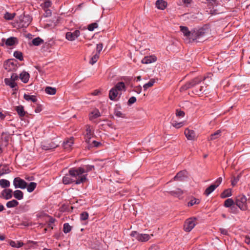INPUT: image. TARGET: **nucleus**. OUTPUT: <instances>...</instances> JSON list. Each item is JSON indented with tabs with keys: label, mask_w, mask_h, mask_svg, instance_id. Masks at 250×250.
Segmentation results:
<instances>
[{
	"label": "nucleus",
	"mask_w": 250,
	"mask_h": 250,
	"mask_svg": "<svg viewBox=\"0 0 250 250\" xmlns=\"http://www.w3.org/2000/svg\"><path fill=\"white\" fill-rule=\"evenodd\" d=\"M83 169L80 167L69 170V173L74 178L76 184L79 185L87 181V174L83 173Z\"/></svg>",
	"instance_id": "obj_1"
},
{
	"label": "nucleus",
	"mask_w": 250,
	"mask_h": 250,
	"mask_svg": "<svg viewBox=\"0 0 250 250\" xmlns=\"http://www.w3.org/2000/svg\"><path fill=\"white\" fill-rule=\"evenodd\" d=\"M205 35V32L204 29L191 31L190 37L188 42L189 43L195 41L198 42H201L202 41Z\"/></svg>",
	"instance_id": "obj_2"
},
{
	"label": "nucleus",
	"mask_w": 250,
	"mask_h": 250,
	"mask_svg": "<svg viewBox=\"0 0 250 250\" xmlns=\"http://www.w3.org/2000/svg\"><path fill=\"white\" fill-rule=\"evenodd\" d=\"M32 18L29 15H23L19 17L17 22L21 27H27L31 23Z\"/></svg>",
	"instance_id": "obj_3"
},
{
	"label": "nucleus",
	"mask_w": 250,
	"mask_h": 250,
	"mask_svg": "<svg viewBox=\"0 0 250 250\" xmlns=\"http://www.w3.org/2000/svg\"><path fill=\"white\" fill-rule=\"evenodd\" d=\"M247 199L245 196L240 195L236 197L235 204L241 210H246L248 208Z\"/></svg>",
	"instance_id": "obj_4"
},
{
	"label": "nucleus",
	"mask_w": 250,
	"mask_h": 250,
	"mask_svg": "<svg viewBox=\"0 0 250 250\" xmlns=\"http://www.w3.org/2000/svg\"><path fill=\"white\" fill-rule=\"evenodd\" d=\"M196 224V220L195 218L187 219L185 222L184 229L187 232L190 231L195 227Z\"/></svg>",
	"instance_id": "obj_5"
},
{
	"label": "nucleus",
	"mask_w": 250,
	"mask_h": 250,
	"mask_svg": "<svg viewBox=\"0 0 250 250\" xmlns=\"http://www.w3.org/2000/svg\"><path fill=\"white\" fill-rule=\"evenodd\" d=\"M202 80L201 78H195L190 81L188 82L185 85L182 86L180 88V91H185L187 90L188 88H191L196 84L199 83L201 82Z\"/></svg>",
	"instance_id": "obj_6"
},
{
	"label": "nucleus",
	"mask_w": 250,
	"mask_h": 250,
	"mask_svg": "<svg viewBox=\"0 0 250 250\" xmlns=\"http://www.w3.org/2000/svg\"><path fill=\"white\" fill-rule=\"evenodd\" d=\"M13 185L15 188L24 189L27 187V183L20 177H16L14 179Z\"/></svg>",
	"instance_id": "obj_7"
},
{
	"label": "nucleus",
	"mask_w": 250,
	"mask_h": 250,
	"mask_svg": "<svg viewBox=\"0 0 250 250\" xmlns=\"http://www.w3.org/2000/svg\"><path fill=\"white\" fill-rule=\"evenodd\" d=\"M3 67L5 69L10 71L15 70L17 65L13 60H8L4 62Z\"/></svg>",
	"instance_id": "obj_8"
},
{
	"label": "nucleus",
	"mask_w": 250,
	"mask_h": 250,
	"mask_svg": "<svg viewBox=\"0 0 250 250\" xmlns=\"http://www.w3.org/2000/svg\"><path fill=\"white\" fill-rule=\"evenodd\" d=\"M13 190L10 188L4 189L0 193V198L9 200L12 197Z\"/></svg>",
	"instance_id": "obj_9"
},
{
	"label": "nucleus",
	"mask_w": 250,
	"mask_h": 250,
	"mask_svg": "<svg viewBox=\"0 0 250 250\" xmlns=\"http://www.w3.org/2000/svg\"><path fill=\"white\" fill-rule=\"evenodd\" d=\"M80 35V32L78 30L74 31L73 32H68L66 33L65 37L69 41H74Z\"/></svg>",
	"instance_id": "obj_10"
},
{
	"label": "nucleus",
	"mask_w": 250,
	"mask_h": 250,
	"mask_svg": "<svg viewBox=\"0 0 250 250\" xmlns=\"http://www.w3.org/2000/svg\"><path fill=\"white\" fill-rule=\"evenodd\" d=\"M134 233L137 234L136 239L141 242H146L151 238V236H153V234L149 235L147 234H137L136 232Z\"/></svg>",
	"instance_id": "obj_11"
},
{
	"label": "nucleus",
	"mask_w": 250,
	"mask_h": 250,
	"mask_svg": "<svg viewBox=\"0 0 250 250\" xmlns=\"http://www.w3.org/2000/svg\"><path fill=\"white\" fill-rule=\"evenodd\" d=\"M180 28L181 31L186 37L187 42H188L190 37L191 31H189L188 28L186 26H180Z\"/></svg>",
	"instance_id": "obj_12"
},
{
	"label": "nucleus",
	"mask_w": 250,
	"mask_h": 250,
	"mask_svg": "<svg viewBox=\"0 0 250 250\" xmlns=\"http://www.w3.org/2000/svg\"><path fill=\"white\" fill-rule=\"evenodd\" d=\"M93 134L90 125H86V133L85 134V140L87 143H89L90 140Z\"/></svg>",
	"instance_id": "obj_13"
},
{
	"label": "nucleus",
	"mask_w": 250,
	"mask_h": 250,
	"mask_svg": "<svg viewBox=\"0 0 250 250\" xmlns=\"http://www.w3.org/2000/svg\"><path fill=\"white\" fill-rule=\"evenodd\" d=\"M185 134L188 140H194L196 137L194 131L187 128L185 130Z\"/></svg>",
	"instance_id": "obj_14"
},
{
	"label": "nucleus",
	"mask_w": 250,
	"mask_h": 250,
	"mask_svg": "<svg viewBox=\"0 0 250 250\" xmlns=\"http://www.w3.org/2000/svg\"><path fill=\"white\" fill-rule=\"evenodd\" d=\"M157 58L154 56H149L144 57L141 61L143 63L149 64L156 61Z\"/></svg>",
	"instance_id": "obj_15"
},
{
	"label": "nucleus",
	"mask_w": 250,
	"mask_h": 250,
	"mask_svg": "<svg viewBox=\"0 0 250 250\" xmlns=\"http://www.w3.org/2000/svg\"><path fill=\"white\" fill-rule=\"evenodd\" d=\"M187 171H181L179 172L174 177V180L175 181H183L185 178L187 177Z\"/></svg>",
	"instance_id": "obj_16"
},
{
	"label": "nucleus",
	"mask_w": 250,
	"mask_h": 250,
	"mask_svg": "<svg viewBox=\"0 0 250 250\" xmlns=\"http://www.w3.org/2000/svg\"><path fill=\"white\" fill-rule=\"evenodd\" d=\"M121 93H119L116 91L115 89L112 88L109 93V98L111 100L115 101L117 99V97L119 95H121Z\"/></svg>",
	"instance_id": "obj_17"
},
{
	"label": "nucleus",
	"mask_w": 250,
	"mask_h": 250,
	"mask_svg": "<svg viewBox=\"0 0 250 250\" xmlns=\"http://www.w3.org/2000/svg\"><path fill=\"white\" fill-rule=\"evenodd\" d=\"M73 143V139L72 138L66 140L63 142V147L64 149L68 151L70 150Z\"/></svg>",
	"instance_id": "obj_18"
},
{
	"label": "nucleus",
	"mask_w": 250,
	"mask_h": 250,
	"mask_svg": "<svg viewBox=\"0 0 250 250\" xmlns=\"http://www.w3.org/2000/svg\"><path fill=\"white\" fill-rule=\"evenodd\" d=\"M73 182H75L74 179L70 173L66 174L62 178V183L65 185L70 184Z\"/></svg>",
	"instance_id": "obj_19"
},
{
	"label": "nucleus",
	"mask_w": 250,
	"mask_h": 250,
	"mask_svg": "<svg viewBox=\"0 0 250 250\" xmlns=\"http://www.w3.org/2000/svg\"><path fill=\"white\" fill-rule=\"evenodd\" d=\"M30 75L28 73L25 71H22L20 75L19 78L24 83H27L28 82Z\"/></svg>",
	"instance_id": "obj_20"
},
{
	"label": "nucleus",
	"mask_w": 250,
	"mask_h": 250,
	"mask_svg": "<svg viewBox=\"0 0 250 250\" xmlns=\"http://www.w3.org/2000/svg\"><path fill=\"white\" fill-rule=\"evenodd\" d=\"M4 83L7 85L9 86L11 88L14 90H17L16 87L17 86V83L15 82L10 80L9 78H5L4 79Z\"/></svg>",
	"instance_id": "obj_21"
},
{
	"label": "nucleus",
	"mask_w": 250,
	"mask_h": 250,
	"mask_svg": "<svg viewBox=\"0 0 250 250\" xmlns=\"http://www.w3.org/2000/svg\"><path fill=\"white\" fill-rule=\"evenodd\" d=\"M167 2L163 0H157L156 1V7L159 9L164 10L167 6Z\"/></svg>",
	"instance_id": "obj_22"
},
{
	"label": "nucleus",
	"mask_w": 250,
	"mask_h": 250,
	"mask_svg": "<svg viewBox=\"0 0 250 250\" xmlns=\"http://www.w3.org/2000/svg\"><path fill=\"white\" fill-rule=\"evenodd\" d=\"M101 116V114L100 111L97 109H95L93 110L89 114V119L91 121L97 118L98 117Z\"/></svg>",
	"instance_id": "obj_23"
},
{
	"label": "nucleus",
	"mask_w": 250,
	"mask_h": 250,
	"mask_svg": "<svg viewBox=\"0 0 250 250\" xmlns=\"http://www.w3.org/2000/svg\"><path fill=\"white\" fill-rule=\"evenodd\" d=\"M113 88L115 89L119 93H121L122 90H125V86L123 82L118 83Z\"/></svg>",
	"instance_id": "obj_24"
},
{
	"label": "nucleus",
	"mask_w": 250,
	"mask_h": 250,
	"mask_svg": "<svg viewBox=\"0 0 250 250\" xmlns=\"http://www.w3.org/2000/svg\"><path fill=\"white\" fill-rule=\"evenodd\" d=\"M224 206L226 208H230L233 209L234 207V202L231 198H229L224 202Z\"/></svg>",
	"instance_id": "obj_25"
},
{
	"label": "nucleus",
	"mask_w": 250,
	"mask_h": 250,
	"mask_svg": "<svg viewBox=\"0 0 250 250\" xmlns=\"http://www.w3.org/2000/svg\"><path fill=\"white\" fill-rule=\"evenodd\" d=\"M18 40L15 37H10L8 38L5 42V44L7 46H12L15 44L17 43Z\"/></svg>",
	"instance_id": "obj_26"
},
{
	"label": "nucleus",
	"mask_w": 250,
	"mask_h": 250,
	"mask_svg": "<svg viewBox=\"0 0 250 250\" xmlns=\"http://www.w3.org/2000/svg\"><path fill=\"white\" fill-rule=\"evenodd\" d=\"M24 99L28 102H32L33 103H36L37 101V98L36 96L30 95L28 94H24L23 96Z\"/></svg>",
	"instance_id": "obj_27"
},
{
	"label": "nucleus",
	"mask_w": 250,
	"mask_h": 250,
	"mask_svg": "<svg viewBox=\"0 0 250 250\" xmlns=\"http://www.w3.org/2000/svg\"><path fill=\"white\" fill-rule=\"evenodd\" d=\"M14 197L18 200H21L23 197V192L20 190H16L13 192Z\"/></svg>",
	"instance_id": "obj_28"
},
{
	"label": "nucleus",
	"mask_w": 250,
	"mask_h": 250,
	"mask_svg": "<svg viewBox=\"0 0 250 250\" xmlns=\"http://www.w3.org/2000/svg\"><path fill=\"white\" fill-rule=\"evenodd\" d=\"M44 91L46 92V93H47L49 95H53L56 94L57 90H56V88L55 87H52L51 86H47L45 88Z\"/></svg>",
	"instance_id": "obj_29"
},
{
	"label": "nucleus",
	"mask_w": 250,
	"mask_h": 250,
	"mask_svg": "<svg viewBox=\"0 0 250 250\" xmlns=\"http://www.w3.org/2000/svg\"><path fill=\"white\" fill-rule=\"evenodd\" d=\"M221 130H217L215 133L210 135L209 140L213 141L219 138L221 135Z\"/></svg>",
	"instance_id": "obj_30"
},
{
	"label": "nucleus",
	"mask_w": 250,
	"mask_h": 250,
	"mask_svg": "<svg viewBox=\"0 0 250 250\" xmlns=\"http://www.w3.org/2000/svg\"><path fill=\"white\" fill-rule=\"evenodd\" d=\"M80 167L83 168L84 171L83 173L86 174L88 172L94 169V166L92 165H85Z\"/></svg>",
	"instance_id": "obj_31"
},
{
	"label": "nucleus",
	"mask_w": 250,
	"mask_h": 250,
	"mask_svg": "<svg viewBox=\"0 0 250 250\" xmlns=\"http://www.w3.org/2000/svg\"><path fill=\"white\" fill-rule=\"evenodd\" d=\"M16 110L18 115L21 117H23L25 114L23 107L21 105L16 106Z\"/></svg>",
	"instance_id": "obj_32"
},
{
	"label": "nucleus",
	"mask_w": 250,
	"mask_h": 250,
	"mask_svg": "<svg viewBox=\"0 0 250 250\" xmlns=\"http://www.w3.org/2000/svg\"><path fill=\"white\" fill-rule=\"evenodd\" d=\"M19 205V202L16 200H12L8 201L6 203V207L8 208H14L17 207Z\"/></svg>",
	"instance_id": "obj_33"
},
{
	"label": "nucleus",
	"mask_w": 250,
	"mask_h": 250,
	"mask_svg": "<svg viewBox=\"0 0 250 250\" xmlns=\"http://www.w3.org/2000/svg\"><path fill=\"white\" fill-rule=\"evenodd\" d=\"M43 43V40L40 37H37L32 41V43L35 46H39Z\"/></svg>",
	"instance_id": "obj_34"
},
{
	"label": "nucleus",
	"mask_w": 250,
	"mask_h": 250,
	"mask_svg": "<svg viewBox=\"0 0 250 250\" xmlns=\"http://www.w3.org/2000/svg\"><path fill=\"white\" fill-rule=\"evenodd\" d=\"M216 188V186H215V185H213V184L211 185L209 187H208L205 190L204 194L208 196L209 195L211 192H212Z\"/></svg>",
	"instance_id": "obj_35"
},
{
	"label": "nucleus",
	"mask_w": 250,
	"mask_h": 250,
	"mask_svg": "<svg viewBox=\"0 0 250 250\" xmlns=\"http://www.w3.org/2000/svg\"><path fill=\"white\" fill-rule=\"evenodd\" d=\"M10 182L6 179L0 180V186L2 188H6L9 187Z\"/></svg>",
	"instance_id": "obj_36"
},
{
	"label": "nucleus",
	"mask_w": 250,
	"mask_h": 250,
	"mask_svg": "<svg viewBox=\"0 0 250 250\" xmlns=\"http://www.w3.org/2000/svg\"><path fill=\"white\" fill-rule=\"evenodd\" d=\"M155 82L156 81L154 79L150 80V81L147 83L143 85L144 90H146L149 87H152Z\"/></svg>",
	"instance_id": "obj_37"
},
{
	"label": "nucleus",
	"mask_w": 250,
	"mask_h": 250,
	"mask_svg": "<svg viewBox=\"0 0 250 250\" xmlns=\"http://www.w3.org/2000/svg\"><path fill=\"white\" fill-rule=\"evenodd\" d=\"M37 184L35 182H31L28 185H27V190L29 192H32L36 188Z\"/></svg>",
	"instance_id": "obj_38"
},
{
	"label": "nucleus",
	"mask_w": 250,
	"mask_h": 250,
	"mask_svg": "<svg viewBox=\"0 0 250 250\" xmlns=\"http://www.w3.org/2000/svg\"><path fill=\"white\" fill-rule=\"evenodd\" d=\"M231 191L230 189H227L224 190L221 194V197L222 198H225L231 196Z\"/></svg>",
	"instance_id": "obj_39"
},
{
	"label": "nucleus",
	"mask_w": 250,
	"mask_h": 250,
	"mask_svg": "<svg viewBox=\"0 0 250 250\" xmlns=\"http://www.w3.org/2000/svg\"><path fill=\"white\" fill-rule=\"evenodd\" d=\"M10 245L12 247L20 248L23 245V244L22 242L20 241H11Z\"/></svg>",
	"instance_id": "obj_40"
},
{
	"label": "nucleus",
	"mask_w": 250,
	"mask_h": 250,
	"mask_svg": "<svg viewBox=\"0 0 250 250\" xmlns=\"http://www.w3.org/2000/svg\"><path fill=\"white\" fill-rule=\"evenodd\" d=\"M72 229V227L67 223H64L63 226V231L65 233L69 232Z\"/></svg>",
	"instance_id": "obj_41"
},
{
	"label": "nucleus",
	"mask_w": 250,
	"mask_h": 250,
	"mask_svg": "<svg viewBox=\"0 0 250 250\" xmlns=\"http://www.w3.org/2000/svg\"><path fill=\"white\" fill-rule=\"evenodd\" d=\"M170 194L173 196H179L183 194V191L180 188H177L175 190L170 191Z\"/></svg>",
	"instance_id": "obj_42"
},
{
	"label": "nucleus",
	"mask_w": 250,
	"mask_h": 250,
	"mask_svg": "<svg viewBox=\"0 0 250 250\" xmlns=\"http://www.w3.org/2000/svg\"><path fill=\"white\" fill-rule=\"evenodd\" d=\"M99 58V54L96 53L91 58V60L89 62L92 65L94 64L95 63H96L97 62Z\"/></svg>",
	"instance_id": "obj_43"
},
{
	"label": "nucleus",
	"mask_w": 250,
	"mask_h": 250,
	"mask_svg": "<svg viewBox=\"0 0 250 250\" xmlns=\"http://www.w3.org/2000/svg\"><path fill=\"white\" fill-rule=\"evenodd\" d=\"M15 16V13L11 14L8 12H6L4 14V18L7 20H11L14 18Z\"/></svg>",
	"instance_id": "obj_44"
},
{
	"label": "nucleus",
	"mask_w": 250,
	"mask_h": 250,
	"mask_svg": "<svg viewBox=\"0 0 250 250\" xmlns=\"http://www.w3.org/2000/svg\"><path fill=\"white\" fill-rule=\"evenodd\" d=\"M14 56L20 61L23 60L22 54L20 51H15L14 53Z\"/></svg>",
	"instance_id": "obj_45"
},
{
	"label": "nucleus",
	"mask_w": 250,
	"mask_h": 250,
	"mask_svg": "<svg viewBox=\"0 0 250 250\" xmlns=\"http://www.w3.org/2000/svg\"><path fill=\"white\" fill-rule=\"evenodd\" d=\"M241 176V174H240L237 176V177H233V179L231 180V185L233 186H234L236 185L238 181L239 180L240 177Z\"/></svg>",
	"instance_id": "obj_46"
},
{
	"label": "nucleus",
	"mask_w": 250,
	"mask_h": 250,
	"mask_svg": "<svg viewBox=\"0 0 250 250\" xmlns=\"http://www.w3.org/2000/svg\"><path fill=\"white\" fill-rule=\"evenodd\" d=\"M58 146L55 145L53 144H50L48 146H42L43 149L45 150H50V149H53L56 148Z\"/></svg>",
	"instance_id": "obj_47"
},
{
	"label": "nucleus",
	"mask_w": 250,
	"mask_h": 250,
	"mask_svg": "<svg viewBox=\"0 0 250 250\" xmlns=\"http://www.w3.org/2000/svg\"><path fill=\"white\" fill-rule=\"evenodd\" d=\"M199 203V200L198 199L193 198L188 203V206H192L194 205L198 204Z\"/></svg>",
	"instance_id": "obj_48"
},
{
	"label": "nucleus",
	"mask_w": 250,
	"mask_h": 250,
	"mask_svg": "<svg viewBox=\"0 0 250 250\" xmlns=\"http://www.w3.org/2000/svg\"><path fill=\"white\" fill-rule=\"evenodd\" d=\"M88 213L87 212H83L80 214V218L81 220L85 221L88 219Z\"/></svg>",
	"instance_id": "obj_49"
},
{
	"label": "nucleus",
	"mask_w": 250,
	"mask_h": 250,
	"mask_svg": "<svg viewBox=\"0 0 250 250\" xmlns=\"http://www.w3.org/2000/svg\"><path fill=\"white\" fill-rule=\"evenodd\" d=\"M98 27V24L96 22L89 24L88 26V29L90 31H93L95 28Z\"/></svg>",
	"instance_id": "obj_50"
},
{
	"label": "nucleus",
	"mask_w": 250,
	"mask_h": 250,
	"mask_svg": "<svg viewBox=\"0 0 250 250\" xmlns=\"http://www.w3.org/2000/svg\"><path fill=\"white\" fill-rule=\"evenodd\" d=\"M133 91H134V92H136L138 94H140L142 91V86L141 85L135 86L133 89Z\"/></svg>",
	"instance_id": "obj_51"
},
{
	"label": "nucleus",
	"mask_w": 250,
	"mask_h": 250,
	"mask_svg": "<svg viewBox=\"0 0 250 250\" xmlns=\"http://www.w3.org/2000/svg\"><path fill=\"white\" fill-rule=\"evenodd\" d=\"M136 101V98L135 97H130L127 102L128 105H131L134 104Z\"/></svg>",
	"instance_id": "obj_52"
},
{
	"label": "nucleus",
	"mask_w": 250,
	"mask_h": 250,
	"mask_svg": "<svg viewBox=\"0 0 250 250\" xmlns=\"http://www.w3.org/2000/svg\"><path fill=\"white\" fill-rule=\"evenodd\" d=\"M102 49H103V44L102 43L97 44V47H96V51H97L96 53L100 54Z\"/></svg>",
	"instance_id": "obj_53"
},
{
	"label": "nucleus",
	"mask_w": 250,
	"mask_h": 250,
	"mask_svg": "<svg viewBox=\"0 0 250 250\" xmlns=\"http://www.w3.org/2000/svg\"><path fill=\"white\" fill-rule=\"evenodd\" d=\"M19 77L17 75V74L15 73H12V74L11 76V78H9L10 80L15 82L16 81L18 80Z\"/></svg>",
	"instance_id": "obj_54"
},
{
	"label": "nucleus",
	"mask_w": 250,
	"mask_h": 250,
	"mask_svg": "<svg viewBox=\"0 0 250 250\" xmlns=\"http://www.w3.org/2000/svg\"><path fill=\"white\" fill-rule=\"evenodd\" d=\"M222 181V177L218 178L216 181L215 182L214 184H213V185H215V186H216V188L218 187L219 185L221 183Z\"/></svg>",
	"instance_id": "obj_55"
},
{
	"label": "nucleus",
	"mask_w": 250,
	"mask_h": 250,
	"mask_svg": "<svg viewBox=\"0 0 250 250\" xmlns=\"http://www.w3.org/2000/svg\"><path fill=\"white\" fill-rule=\"evenodd\" d=\"M114 114H115V116H116L118 117H122V118L124 117V116L123 115V113L120 111L115 110Z\"/></svg>",
	"instance_id": "obj_56"
},
{
	"label": "nucleus",
	"mask_w": 250,
	"mask_h": 250,
	"mask_svg": "<svg viewBox=\"0 0 250 250\" xmlns=\"http://www.w3.org/2000/svg\"><path fill=\"white\" fill-rule=\"evenodd\" d=\"M176 116H178V117H183L185 115L184 112H183L182 111H181V110H176Z\"/></svg>",
	"instance_id": "obj_57"
},
{
	"label": "nucleus",
	"mask_w": 250,
	"mask_h": 250,
	"mask_svg": "<svg viewBox=\"0 0 250 250\" xmlns=\"http://www.w3.org/2000/svg\"><path fill=\"white\" fill-rule=\"evenodd\" d=\"M51 2L49 0H46L43 3V7L44 8H48L51 6Z\"/></svg>",
	"instance_id": "obj_58"
},
{
	"label": "nucleus",
	"mask_w": 250,
	"mask_h": 250,
	"mask_svg": "<svg viewBox=\"0 0 250 250\" xmlns=\"http://www.w3.org/2000/svg\"><path fill=\"white\" fill-rule=\"evenodd\" d=\"M208 3V6H214L215 5H216V0H207Z\"/></svg>",
	"instance_id": "obj_59"
},
{
	"label": "nucleus",
	"mask_w": 250,
	"mask_h": 250,
	"mask_svg": "<svg viewBox=\"0 0 250 250\" xmlns=\"http://www.w3.org/2000/svg\"><path fill=\"white\" fill-rule=\"evenodd\" d=\"M220 231L222 234H223L224 235H228V231L225 229L220 228Z\"/></svg>",
	"instance_id": "obj_60"
},
{
	"label": "nucleus",
	"mask_w": 250,
	"mask_h": 250,
	"mask_svg": "<svg viewBox=\"0 0 250 250\" xmlns=\"http://www.w3.org/2000/svg\"><path fill=\"white\" fill-rule=\"evenodd\" d=\"M148 250H159L158 247L156 245H152Z\"/></svg>",
	"instance_id": "obj_61"
},
{
	"label": "nucleus",
	"mask_w": 250,
	"mask_h": 250,
	"mask_svg": "<svg viewBox=\"0 0 250 250\" xmlns=\"http://www.w3.org/2000/svg\"><path fill=\"white\" fill-rule=\"evenodd\" d=\"M42 110V108L40 105H38L35 109L36 113H40Z\"/></svg>",
	"instance_id": "obj_62"
},
{
	"label": "nucleus",
	"mask_w": 250,
	"mask_h": 250,
	"mask_svg": "<svg viewBox=\"0 0 250 250\" xmlns=\"http://www.w3.org/2000/svg\"><path fill=\"white\" fill-rule=\"evenodd\" d=\"M173 126L176 128H179L183 126V123L182 122L179 123H175L173 124Z\"/></svg>",
	"instance_id": "obj_63"
},
{
	"label": "nucleus",
	"mask_w": 250,
	"mask_h": 250,
	"mask_svg": "<svg viewBox=\"0 0 250 250\" xmlns=\"http://www.w3.org/2000/svg\"><path fill=\"white\" fill-rule=\"evenodd\" d=\"M245 242L248 244H250V237L248 236H246L245 237Z\"/></svg>",
	"instance_id": "obj_64"
}]
</instances>
